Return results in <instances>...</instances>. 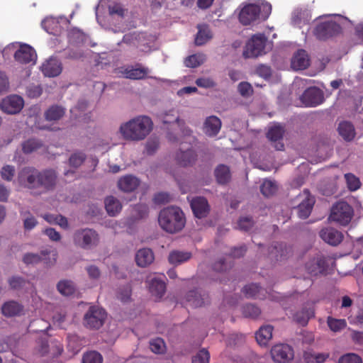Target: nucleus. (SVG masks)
<instances>
[{
    "label": "nucleus",
    "instance_id": "f257e3e1",
    "mask_svg": "<svg viewBox=\"0 0 363 363\" xmlns=\"http://www.w3.org/2000/svg\"><path fill=\"white\" fill-rule=\"evenodd\" d=\"M17 182L24 188L31 190L40 189L43 192H48L56 187L57 174L52 169L39 171L32 167H26L18 172Z\"/></svg>",
    "mask_w": 363,
    "mask_h": 363
},
{
    "label": "nucleus",
    "instance_id": "f03ea898",
    "mask_svg": "<svg viewBox=\"0 0 363 363\" xmlns=\"http://www.w3.org/2000/svg\"><path fill=\"white\" fill-rule=\"evenodd\" d=\"M153 128L152 119L147 116H138L121 124L119 133L128 141L138 142L145 140Z\"/></svg>",
    "mask_w": 363,
    "mask_h": 363
},
{
    "label": "nucleus",
    "instance_id": "7ed1b4c3",
    "mask_svg": "<svg viewBox=\"0 0 363 363\" xmlns=\"http://www.w3.org/2000/svg\"><path fill=\"white\" fill-rule=\"evenodd\" d=\"M158 222L160 226L166 232L176 233L184 228L186 219L183 211L179 208L170 206L160 212Z\"/></svg>",
    "mask_w": 363,
    "mask_h": 363
},
{
    "label": "nucleus",
    "instance_id": "20e7f679",
    "mask_svg": "<svg viewBox=\"0 0 363 363\" xmlns=\"http://www.w3.org/2000/svg\"><path fill=\"white\" fill-rule=\"evenodd\" d=\"M272 12V6L267 2L249 4L243 6L239 13L240 22L245 26L265 21Z\"/></svg>",
    "mask_w": 363,
    "mask_h": 363
},
{
    "label": "nucleus",
    "instance_id": "39448f33",
    "mask_svg": "<svg viewBox=\"0 0 363 363\" xmlns=\"http://www.w3.org/2000/svg\"><path fill=\"white\" fill-rule=\"evenodd\" d=\"M99 235L97 232L91 228L77 230L73 234L74 244L84 250H91L99 243Z\"/></svg>",
    "mask_w": 363,
    "mask_h": 363
},
{
    "label": "nucleus",
    "instance_id": "423d86ee",
    "mask_svg": "<svg viewBox=\"0 0 363 363\" xmlns=\"http://www.w3.org/2000/svg\"><path fill=\"white\" fill-rule=\"evenodd\" d=\"M353 216L352 208L345 201L335 203L331 208L329 219L342 225H347Z\"/></svg>",
    "mask_w": 363,
    "mask_h": 363
},
{
    "label": "nucleus",
    "instance_id": "0eeeda50",
    "mask_svg": "<svg viewBox=\"0 0 363 363\" xmlns=\"http://www.w3.org/2000/svg\"><path fill=\"white\" fill-rule=\"evenodd\" d=\"M106 318L105 311L98 306H90L83 318L84 325L90 329H99L104 323Z\"/></svg>",
    "mask_w": 363,
    "mask_h": 363
},
{
    "label": "nucleus",
    "instance_id": "6e6552de",
    "mask_svg": "<svg viewBox=\"0 0 363 363\" xmlns=\"http://www.w3.org/2000/svg\"><path fill=\"white\" fill-rule=\"evenodd\" d=\"M267 38L263 34L253 35L247 42L243 55L246 58L257 57L262 55L264 52Z\"/></svg>",
    "mask_w": 363,
    "mask_h": 363
},
{
    "label": "nucleus",
    "instance_id": "1a4fd4ad",
    "mask_svg": "<svg viewBox=\"0 0 363 363\" xmlns=\"http://www.w3.org/2000/svg\"><path fill=\"white\" fill-rule=\"evenodd\" d=\"M300 203L296 207L297 215L300 218H307L313 209L315 203V199L312 196L308 189L303 190V193L297 196Z\"/></svg>",
    "mask_w": 363,
    "mask_h": 363
},
{
    "label": "nucleus",
    "instance_id": "9d476101",
    "mask_svg": "<svg viewBox=\"0 0 363 363\" xmlns=\"http://www.w3.org/2000/svg\"><path fill=\"white\" fill-rule=\"evenodd\" d=\"M342 30L341 26L335 21L323 22L317 25L314 30L315 35L320 40H325L339 34Z\"/></svg>",
    "mask_w": 363,
    "mask_h": 363
},
{
    "label": "nucleus",
    "instance_id": "9b49d317",
    "mask_svg": "<svg viewBox=\"0 0 363 363\" xmlns=\"http://www.w3.org/2000/svg\"><path fill=\"white\" fill-rule=\"evenodd\" d=\"M271 355L277 363H288L294 358V350L287 344H278L272 348Z\"/></svg>",
    "mask_w": 363,
    "mask_h": 363
},
{
    "label": "nucleus",
    "instance_id": "f8f14e48",
    "mask_svg": "<svg viewBox=\"0 0 363 363\" xmlns=\"http://www.w3.org/2000/svg\"><path fill=\"white\" fill-rule=\"evenodd\" d=\"M23 99L17 95L9 96L0 102V109L8 114H16L21 111Z\"/></svg>",
    "mask_w": 363,
    "mask_h": 363
},
{
    "label": "nucleus",
    "instance_id": "ddd939ff",
    "mask_svg": "<svg viewBox=\"0 0 363 363\" xmlns=\"http://www.w3.org/2000/svg\"><path fill=\"white\" fill-rule=\"evenodd\" d=\"M301 102L306 106H316L320 104L323 101L322 91L316 87H310L307 89L301 96Z\"/></svg>",
    "mask_w": 363,
    "mask_h": 363
},
{
    "label": "nucleus",
    "instance_id": "4468645a",
    "mask_svg": "<svg viewBox=\"0 0 363 363\" xmlns=\"http://www.w3.org/2000/svg\"><path fill=\"white\" fill-rule=\"evenodd\" d=\"M191 208L194 216L198 218L206 217L210 212V206L204 197H194L190 201Z\"/></svg>",
    "mask_w": 363,
    "mask_h": 363
},
{
    "label": "nucleus",
    "instance_id": "2eb2a0df",
    "mask_svg": "<svg viewBox=\"0 0 363 363\" xmlns=\"http://www.w3.org/2000/svg\"><path fill=\"white\" fill-rule=\"evenodd\" d=\"M14 58L20 63L27 64L35 60L36 54L32 47L28 45H23L16 51Z\"/></svg>",
    "mask_w": 363,
    "mask_h": 363
},
{
    "label": "nucleus",
    "instance_id": "dca6fc26",
    "mask_svg": "<svg viewBox=\"0 0 363 363\" xmlns=\"http://www.w3.org/2000/svg\"><path fill=\"white\" fill-rule=\"evenodd\" d=\"M319 235L323 240L329 245L334 246L339 245L343 239L342 233L333 228H325L322 229L320 231Z\"/></svg>",
    "mask_w": 363,
    "mask_h": 363
},
{
    "label": "nucleus",
    "instance_id": "f3484780",
    "mask_svg": "<svg viewBox=\"0 0 363 363\" xmlns=\"http://www.w3.org/2000/svg\"><path fill=\"white\" fill-rule=\"evenodd\" d=\"M149 72L150 69L147 67H142L139 64L135 67L128 66L122 72L125 78L133 80L143 79L147 77Z\"/></svg>",
    "mask_w": 363,
    "mask_h": 363
},
{
    "label": "nucleus",
    "instance_id": "a211bd4d",
    "mask_svg": "<svg viewBox=\"0 0 363 363\" xmlns=\"http://www.w3.org/2000/svg\"><path fill=\"white\" fill-rule=\"evenodd\" d=\"M61 62L56 58H50L41 66V70L46 77H54L59 75L62 72Z\"/></svg>",
    "mask_w": 363,
    "mask_h": 363
},
{
    "label": "nucleus",
    "instance_id": "6ab92c4d",
    "mask_svg": "<svg viewBox=\"0 0 363 363\" xmlns=\"http://www.w3.org/2000/svg\"><path fill=\"white\" fill-rule=\"evenodd\" d=\"M208 295L199 290L189 291L185 296L186 302L192 307H201L208 302Z\"/></svg>",
    "mask_w": 363,
    "mask_h": 363
},
{
    "label": "nucleus",
    "instance_id": "aec40b11",
    "mask_svg": "<svg viewBox=\"0 0 363 363\" xmlns=\"http://www.w3.org/2000/svg\"><path fill=\"white\" fill-rule=\"evenodd\" d=\"M24 306L16 301H9L1 306L2 314L8 318L20 316L23 314Z\"/></svg>",
    "mask_w": 363,
    "mask_h": 363
},
{
    "label": "nucleus",
    "instance_id": "412c9836",
    "mask_svg": "<svg viewBox=\"0 0 363 363\" xmlns=\"http://www.w3.org/2000/svg\"><path fill=\"white\" fill-rule=\"evenodd\" d=\"M135 259L138 267H147L154 262L155 255L151 249L145 247L137 251Z\"/></svg>",
    "mask_w": 363,
    "mask_h": 363
},
{
    "label": "nucleus",
    "instance_id": "4be33fe9",
    "mask_svg": "<svg viewBox=\"0 0 363 363\" xmlns=\"http://www.w3.org/2000/svg\"><path fill=\"white\" fill-rule=\"evenodd\" d=\"M310 65V58L304 50H298L291 59V67L295 70H303Z\"/></svg>",
    "mask_w": 363,
    "mask_h": 363
},
{
    "label": "nucleus",
    "instance_id": "5701e85b",
    "mask_svg": "<svg viewBox=\"0 0 363 363\" xmlns=\"http://www.w3.org/2000/svg\"><path fill=\"white\" fill-rule=\"evenodd\" d=\"M140 184V180L135 176L128 174L121 177L118 181V187L124 192H132Z\"/></svg>",
    "mask_w": 363,
    "mask_h": 363
},
{
    "label": "nucleus",
    "instance_id": "b1692460",
    "mask_svg": "<svg viewBox=\"0 0 363 363\" xmlns=\"http://www.w3.org/2000/svg\"><path fill=\"white\" fill-rule=\"evenodd\" d=\"M221 128L220 120L215 116L208 117L203 123V132L208 136H215Z\"/></svg>",
    "mask_w": 363,
    "mask_h": 363
},
{
    "label": "nucleus",
    "instance_id": "393cba45",
    "mask_svg": "<svg viewBox=\"0 0 363 363\" xmlns=\"http://www.w3.org/2000/svg\"><path fill=\"white\" fill-rule=\"evenodd\" d=\"M162 121L164 123L168 124L176 122L184 135H190L191 130L184 127V122L179 119V114L175 110H170L164 113L162 116Z\"/></svg>",
    "mask_w": 363,
    "mask_h": 363
},
{
    "label": "nucleus",
    "instance_id": "a878e982",
    "mask_svg": "<svg viewBox=\"0 0 363 363\" xmlns=\"http://www.w3.org/2000/svg\"><path fill=\"white\" fill-rule=\"evenodd\" d=\"M149 290L155 298H160L165 293L166 285L163 280L152 277L149 279Z\"/></svg>",
    "mask_w": 363,
    "mask_h": 363
},
{
    "label": "nucleus",
    "instance_id": "bb28decb",
    "mask_svg": "<svg viewBox=\"0 0 363 363\" xmlns=\"http://www.w3.org/2000/svg\"><path fill=\"white\" fill-rule=\"evenodd\" d=\"M196 154L194 150L188 149L186 151L180 150L176 155L177 162L183 167L192 165L196 160Z\"/></svg>",
    "mask_w": 363,
    "mask_h": 363
},
{
    "label": "nucleus",
    "instance_id": "cd10ccee",
    "mask_svg": "<svg viewBox=\"0 0 363 363\" xmlns=\"http://www.w3.org/2000/svg\"><path fill=\"white\" fill-rule=\"evenodd\" d=\"M66 109L58 105L49 107L44 113V117L48 121H57L60 120L65 114Z\"/></svg>",
    "mask_w": 363,
    "mask_h": 363
},
{
    "label": "nucleus",
    "instance_id": "c85d7f7f",
    "mask_svg": "<svg viewBox=\"0 0 363 363\" xmlns=\"http://www.w3.org/2000/svg\"><path fill=\"white\" fill-rule=\"evenodd\" d=\"M272 332L273 327L272 325H268L261 327L255 334L258 344L261 346H266L272 338Z\"/></svg>",
    "mask_w": 363,
    "mask_h": 363
},
{
    "label": "nucleus",
    "instance_id": "c756f323",
    "mask_svg": "<svg viewBox=\"0 0 363 363\" xmlns=\"http://www.w3.org/2000/svg\"><path fill=\"white\" fill-rule=\"evenodd\" d=\"M105 208L108 215L115 216L122 209V205L118 199L110 196L105 199Z\"/></svg>",
    "mask_w": 363,
    "mask_h": 363
},
{
    "label": "nucleus",
    "instance_id": "7c9ffc66",
    "mask_svg": "<svg viewBox=\"0 0 363 363\" xmlns=\"http://www.w3.org/2000/svg\"><path fill=\"white\" fill-rule=\"evenodd\" d=\"M339 134L347 141H351L355 136L353 125L350 122L343 121L338 126Z\"/></svg>",
    "mask_w": 363,
    "mask_h": 363
},
{
    "label": "nucleus",
    "instance_id": "2f4dec72",
    "mask_svg": "<svg viewBox=\"0 0 363 363\" xmlns=\"http://www.w3.org/2000/svg\"><path fill=\"white\" fill-rule=\"evenodd\" d=\"M215 177L219 184H227L231 177L229 167L224 164H220L215 169Z\"/></svg>",
    "mask_w": 363,
    "mask_h": 363
},
{
    "label": "nucleus",
    "instance_id": "473e14b6",
    "mask_svg": "<svg viewBox=\"0 0 363 363\" xmlns=\"http://www.w3.org/2000/svg\"><path fill=\"white\" fill-rule=\"evenodd\" d=\"M191 256L190 252L175 250L169 253L168 259L171 264L177 265L189 260Z\"/></svg>",
    "mask_w": 363,
    "mask_h": 363
},
{
    "label": "nucleus",
    "instance_id": "72a5a7b5",
    "mask_svg": "<svg viewBox=\"0 0 363 363\" xmlns=\"http://www.w3.org/2000/svg\"><path fill=\"white\" fill-rule=\"evenodd\" d=\"M199 31L195 38L196 45H203L206 43L211 38V33L206 26H198Z\"/></svg>",
    "mask_w": 363,
    "mask_h": 363
},
{
    "label": "nucleus",
    "instance_id": "f704fd0d",
    "mask_svg": "<svg viewBox=\"0 0 363 363\" xmlns=\"http://www.w3.org/2000/svg\"><path fill=\"white\" fill-rule=\"evenodd\" d=\"M58 291L63 296H70L75 291L76 286L71 280H61L57 284Z\"/></svg>",
    "mask_w": 363,
    "mask_h": 363
},
{
    "label": "nucleus",
    "instance_id": "c9c22d12",
    "mask_svg": "<svg viewBox=\"0 0 363 363\" xmlns=\"http://www.w3.org/2000/svg\"><path fill=\"white\" fill-rule=\"evenodd\" d=\"M327 324L329 328L335 333L341 331L347 326V322L345 319H337L330 316L328 317Z\"/></svg>",
    "mask_w": 363,
    "mask_h": 363
},
{
    "label": "nucleus",
    "instance_id": "e433bc0d",
    "mask_svg": "<svg viewBox=\"0 0 363 363\" xmlns=\"http://www.w3.org/2000/svg\"><path fill=\"white\" fill-rule=\"evenodd\" d=\"M262 291V287L257 284H247L242 289L243 294L247 298L259 297Z\"/></svg>",
    "mask_w": 363,
    "mask_h": 363
},
{
    "label": "nucleus",
    "instance_id": "4c0bfd02",
    "mask_svg": "<svg viewBox=\"0 0 363 363\" xmlns=\"http://www.w3.org/2000/svg\"><path fill=\"white\" fill-rule=\"evenodd\" d=\"M242 312L245 318H257L261 313V310L254 304H246L243 306Z\"/></svg>",
    "mask_w": 363,
    "mask_h": 363
},
{
    "label": "nucleus",
    "instance_id": "58836bf2",
    "mask_svg": "<svg viewBox=\"0 0 363 363\" xmlns=\"http://www.w3.org/2000/svg\"><path fill=\"white\" fill-rule=\"evenodd\" d=\"M277 190V186L275 182L266 179L260 186V191L264 196H270L275 194Z\"/></svg>",
    "mask_w": 363,
    "mask_h": 363
},
{
    "label": "nucleus",
    "instance_id": "ea45409f",
    "mask_svg": "<svg viewBox=\"0 0 363 363\" xmlns=\"http://www.w3.org/2000/svg\"><path fill=\"white\" fill-rule=\"evenodd\" d=\"M206 57L203 55H192L185 59L184 64L187 67H197L204 62Z\"/></svg>",
    "mask_w": 363,
    "mask_h": 363
},
{
    "label": "nucleus",
    "instance_id": "a19ab883",
    "mask_svg": "<svg viewBox=\"0 0 363 363\" xmlns=\"http://www.w3.org/2000/svg\"><path fill=\"white\" fill-rule=\"evenodd\" d=\"M312 315L313 312L311 310L303 309L302 311H298L294 315V320L296 323L302 325H305L307 324L310 317Z\"/></svg>",
    "mask_w": 363,
    "mask_h": 363
},
{
    "label": "nucleus",
    "instance_id": "79ce46f5",
    "mask_svg": "<svg viewBox=\"0 0 363 363\" xmlns=\"http://www.w3.org/2000/svg\"><path fill=\"white\" fill-rule=\"evenodd\" d=\"M233 266V263L230 260V257L221 258L214 263L213 268L216 272H225L230 269Z\"/></svg>",
    "mask_w": 363,
    "mask_h": 363
},
{
    "label": "nucleus",
    "instance_id": "37998d69",
    "mask_svg": "<svg viewBox=\"0 0 363 363\" xmlns=\"http://www.w3.org/2000/svg\"><path fill=\"white\" fill-rule=\"evenodd\" d=\"M284 133V128L281 125H274L272 127L268 133L267 138L272 141H278L281 140Z\"/></svg>",
    "mask_w": 363,
    "mask_h": 363
},
{
    "label": "nucleus",
    "instance_id": "c03bdc74",
    "mask_svg": "<svg viewBox=\"0 0 363 363\" xmlns=\"http://www.w3.org/2000/svg\"><path fill=\"white\" fill-rule=\"evenodd\" d=\"M8 283L13 290H21L26 286L28 281L18 276H13L8 279Z\"/></svg>",
    "mask_w": 363,
    "mask_h": 363
},
{
    "label": "nucleus",
    "instance_id": "a18cd8bd",
    "mask_svg": "<svg viewBox=\"0 0 363 363\" xmlns=\"http://www.w3.org/2000/svg\"><path fill=\"white\" fill-rule=\"evenodd\" d=\"M102 356L96 351L85 353L82 358V363H102Z\"/></svg>",
    "mask_w": 363,
    "mask_h": 363
},
{
    "label": "nucleus",
    "instance_id": "49530a36",
    "mask_svg": "<svg viewBox=\"0 0 363 363\" xmlns=\"http://www.w3.org/2000/svg\"><path fill=\"white\" fill-rule=\"evenodd\" d=\"M42 147V143L36 139H30L23 144V151L25 153H31L32 152Z\"/></svg>",
    "mask_w": 363,
    "mask_h": 363
},
{
    "label": "nucleus",
    "instance_id": "de8ad7c7",
    "mask_svg": "<svg viewBox=\"0 0 363 363\" xmlns=\"http://www.w3.org/2000/svg\"><path fill=\"white\" fill-rule=\"evenodd\" d=\"M347 186L350 191H356L361 186V182L358 177L351 173L345 174Z\"/></svg>",
    "mask_w": 363,
    "mask_h": 363
},
{
    "label": "nucleus",
    "instance_id": "09e8293b",
    "mask_svg": "<svg viewBox=\"0 0 363 363\" xmlns=\"http://www.w3.org/2000/svg\"><path fill=\"white\" fill-rule=\"evenodd\" d=\"M150 348L155 354H162L165 351V344L162 338H156L150 340Z\"/></svg>",
    "mask_w": 363,
    "mask_h": 363
},
{
    "label": "nucleus",
    "instance_id": "8fccbe9b",
    "mask_svg": "<svg viewBox=\"0 0 363 363\" xmlns=\"http://www.w3.org/2000/svg\"><path fill=\"white\" fill-rule=\"evenodd\" d=\"M304 357L308 363H322L329 357V355L324 353L307 352L305 354Z\"/></svg>",
    "mask_w": 363,
    "mask_h": 363
},
{
    "label": "nucleus",
    "instance_id": "3c124183",
    "mask_svg": "<svg viewBox=\"0 0 363 363\" xmlns=\"http://www.w3.org/2000/svg\"><path fill=\"white\" fill-rule=\"evenodd\" d=\"M311 18L306 11L296 10L294 12L292 22L294 25H299L302 21L308 22Z\"/></svg>",
    "mask_w": 363,
    "mask_h": 363
},
{
    "label": "nucleus",
    "instance_id": "603ef678",
    "mask_svg": "<svg viewBox=\"0 0 363 363\" xmlns=\"http://www.w3.org/2000/svg\"><path fill=\"white\" fill-rule=\"evenodd\" d=\"M16 173L15 167L12 165H5L1 168L0 174L1 178L7 182H10L13 179Z\"/></svg>",
    "mask_w": 363,
    "mask_h": 363
},
{
    "label": "nucleus",
    "instance_id": "864d4df0",
    "mask_svg": "<svg viewBox=\"0 0 363 363\" xmlns=\"http://www.w3.org/2000/svg\"><path fill=\"white\" fill-rule=\"evenodd\" d=\"M338 363H362V358L354 353H348L342 355L338 360Z\"/></svg>",
    "mask_w": 363,
    "mask_h": 363
},
{
    "label": "nucleus",
    "instance_id": "5fc2aeb1",
    "mask_svg": "<svg viewBox=\"0 0 363 363\" xmlns=\"http://www.w3.org/2000/svg\"><path fill=\"white\" fill-rule=\"evenodd\" d=\"M209 358V352L206 350L203 349L193 357L192 363H208Z\"/></svg>",
    "mask_w": 363,
    "mask_h": 363
},
{
    "label": "nucleus",
    "instance_id": "6e6d98bb",
    "mask_svg": "<svg viewBox=\"0 0 363 363\" xmlns=\"http://www.w3.org/2000/svg\"><path fill=\"white\" fill-rule=\"evenodd\" d=\"M85 159L86 155L83 152H75L69 157L70 165L78 167L84 162Z\"/></svg>",
    "mask_w": 363,
    "mask_h": 363
},
{
    "label": "nucleus",
    "instance_id": "4d7b16f0",
    "mask_svg": "<svg viewBox=\"0 0 363 363\" xmlns=\"http://www.w3.org/2000/svg\"><path fill=\"white\" fill-rule=\"evenodd\" d=\"M42 260V257L39 254L26 253L23 257V261L26 264H35Z\"/></svg>",
    "mask_w": 363,
    "mask_h": 363
},
{
    "label": "nucleus",
    "instance_id": "13d9d810",
    "mask_svg": "<svg viewBox=\"0 0 363 363\" xmlns=\"http://www.w3.org/2000/svg\"><path fill=\"white\" fill-rule=\"evenodd\" d=\"M238 89L239 93L242 96H250L251 94V93L252 92V88L251 84L246 82H240L238 84Z\"/></svg>",
    "mask_w": 363,
    "mask_h": 363
},
{
    "label": "nucleus",
    "instance_id": "bf43d9fd",
    "mask_svg": "<svg viewBox=\"0 0 363 363\" xmlns=\"http://www.w3.org/2000/svg\"><path fill=\"white\" fill-rule=\"evenodd\" d=\"M170 195L164 192L158 193L154 197V201L157 204H165L170 202Z\"/></svg>",
    "mask_w": 363,
    "mask_h": 363
},
{
    "label": "nucleus",
    "instance_id": "052dcab7",
    "mask_svg": "<svg viewBox=\"0 0 363 363\" xmlns=\"http://www.w3.org/2000/svg\"><path fill=\"white\" fill-rule=\"evenodd\" d=\"M253 224V220L249 217L241 218L238 221L239 228L245 231L250 230L252 227Z\"/></svg>",
    "mask_w": 363,
    "mask_h": 363
},
{
    "label": "nucleus",
    "instance_id": "680f3d73",
    "mask_svg": "<svg viewBox=\"0 0 363 363\" xmlns=\"http://www.w3.org/2000/svg\"><path fill=\"white\" fill-rule=\"evenodd\" d=\"M256 73L261 77L267 79L272 74L271 68L269 66L261 65L256 68Z\"/></svg>",
    "mask_w": 363,
    "mask_h": 363
},
{
    "label": "nucleus",
    "instance_id": "e2e57ef3",
    "mask_svg": "<svg viewBox=\"0 0 363 363\" xmlns=\"http://www.w3.org/2000/svg\"><path fill=\"white\" fill-rule=\"evenodd\" d=\"M159 147V140L157 138L150 139L145 145V149L149 155L153 154Z\"/></svg>",
    "mask_w": 363,
    "mask_h": 363
},
{
    "label": "nucleus",
    "instance_id": "0e129e2a",
    "mask_svg": "<svg viewBox=\"0 0 363 363\" xmlns=\"http://www.w3.org/2000/svg\"><path fill=\"white\" fill-rule=\"evenodd\" d=\"M27 95L30 98H37L42 94V89L38 85H30L27 87Z\"/></svg>",
    "mask_w": 363,
    "mask_h": 363
},
{
    "label": "nucleus",
    "instance_id": "69168bd1",
    "mask_svg": "<svg viewBox=\"0 0 363 363\" xmlns=\"http://www.w3.org/2000/svg\"><path fill=\"white\" fill-rule=\"evenodd\" d=\"M196 84L203 88H211L216 85L213 80L210 78H199L196 80Z\"/></svg>",
    "mask_w": 363,
    "mask_h": 363
},
{
    "label": "nucleus",
    "instance_id": "338daca9",
    "mask_svg": "<svg viewBox=\"0 0 363 363\" xmlns=\"http://www.w3.org/2000/svg\"><path fill=\"white\" fill-rule=\"evenodd\" d=\"M28 216L23 220L24 228L27 230H30L37 225L38 222L34 216L28 213Z\"/></svg>",
    "mask_w": 363,
    "mask_h": 363
},
{
    "label": "nucleus",
    "instance_id": "774afa93",
    "mask_svg": "<svg viewBox=\"0 0 363 363\" xmlns=\"http://www.w3.org/2000/svg\"><path fill=\"white\" fill-rule=\"evenodd\" d=\"M86 270L90 279H97L101 275L99 269L95 265H89L86 267Z\"/></svg>",
    "mask_w": 363,
    "mask_h": 363
}]
</instances>
